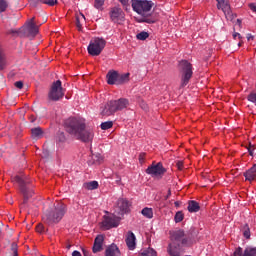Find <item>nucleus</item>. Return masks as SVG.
Masks as SVG:
<instances>
[{"label": "nucleus", "mask_w": 256, "mask_h": 256, "mask_svg": "<svg viewBox=\"0 0 256 256\" xmlns=\"http://www.w3.org/2000/svg\"><path fill=\"white\" fill-rule=\"evenodd\" d=\"M66 131L82 143H91L95 137V132L91 128L87 129L83 118H70L66 122Z\"/></svg>", "instance_id": "f257e3e1"}, {"label": "nucleus", "mask_w": 256, "mask_h": 256, "mask_svg": "<svg viewBox=\"0 0 256 256\" xmlns=\"http://www.w3.org/2000/svg\"><path fill=\"white\" fill-rule=\"evenodd\" d=\"M131 5L133 11L140 15V18L137 19L138 23H157V15L151 13V9H153V1L131 0Z\"/></svg>", "instance_id": "f03ea898"}, {"label": "nucleus", "mask_w": 256, "mask_h": 256, "mask_svg": "<svg viewBox=\"0 0 256 256\" xmlns=\"http://www.w3.org/2000/svg\"><path fill=\"white\" fill-rule=\"evenodd\" d=\"M65 215V205L63 202H58L53 209H48L44 212V215L42 217V221L45 225H48L49 227L53 225H57L61 219H63Z\"/></svg>", "instance_id": "7ed1b4c3"}, {"label": "nucleus", "mask_w": 256, "mask_h": 256, "mask_svg": "<svg viewBox=\"0 0 256 256\" xmlns=\"http://www.w3.org/2000/svg\"><path fill=\"white\" fill-rule=\"evenodd\" d=\"M129 107V100L126 98H120L118 100H111L107 102L104 109L102 110V115L109 117L117 111H123V109H127Z\"/></svg>", "instance_id": "20e7f679"}, {"label": "nucleus", "mask_w": 256, "mask_h": 256, "mask_svg": "<svg viewBox=\"0 0 256 256\" xmlns=\"http://www.w3.org/2000/svg\"><path fill=\"white\" fill-rule=\"evenodd\" d=\"M14 181L18 183L20 192L22 193L24 199H23V205H27V202L31 197H33V190L31 187H29V184L31 181H29V178L25 175L22 176H15Z\"/></svg>", "instance_id": "39448f33"}, {"label": "nucleus", "mask_w": 256, "mask_h": 256, "mask_svg": "<svg viewBox=\"0 0 256 256\" xmlns=\"http://www.w3.org/2000/svg\"><path fill=\"white\" fill-rule=\"evenodd\" d=\"M179 69L181 73V87H187L191 77H193V65L187 60H182L179 63Z\"/></svg>", "instance_id": "423d86ee"}, {"label": "nucleus", "mask_w": 256, "mask_h": 256, "mask_svg": "<svg viewBox=\"0 0 256 256\" xmlns=\"http://www.w3.org/2000/svg\"><path fill=\"white\" fill-rule=\"evenodd\" d=\"M106 45L107 41H105V39L99 37L93 38L88 45L89 55H92V57H98V55H101Z\"/></svg>", "instance_id": "0eeeda50"}, {"label": "nucleus", "mask_w": 256, "mask_h": 256, "mask_svg": "<svg viewBox=\"0 0 256 256\" xmlns=\"http://www.w3.org/2000/svg\"><path fill=\"white\" fill-rule=\"evenodd\" d=\"M119 223H121V218L115 214L107 213L103 216L100 227L103 231H109V229L119 227Z\"/></svg>", "instance_id": "6e6552de"}, {"label": "nucleus", "mask_w": 256, "mask_h": 256, "mask_svg": "<svg viewBox=\"0 0 256 256\" xmlns=\"http://www.w3.org/2000/svg\"><path fill=\"white\" fill-rule=\"evenodd\" d=\"M63 85L61 80L52 83L48 92L49 101H61L63 99Z\"/></svg>", "instance_id": "1a4fd4ad"}, {"label": "nucleus", "mask_w": 256, "mask_h": 256, "mask_svg": "<svg viewBox=\"0 0 256 256\" xmlns=\"http://www.w3.org/2000/svg\"><path fill=\"white\" fill-rule=\"evenodd\" d=\"M170 241L174 245L185 246L189 243V237L185 235V231L182 229L170 231Z\"/></svg>", "instance_id": "9d476101"}, {"label": "nucleus", "mask_w": 256, "mask_h": 256, "mask_svg": "<svg viewBox=\"0 0 256 256\" xmlns=\"http://www.w3.org/2000/svg\"><path fill=\"white\" fill-rule=\"evenodd\" d=\"M146 173L147 175H151L154 179H161L165 173H167V170L163 167L161 162L156 164L153 162L152 165L148 166L146 169Z\"/></svg>", "instance_id": "9b49d317"}, {"label": "nucleus", "mask_w": 256, "mask_h": 256, "mask_svg": "<svg viewBox=\"0 0 256 256\" xmlns=\"http://www.w3.org/2000/svg\"><path fill=\"white\" fill-rule=\"evenodd\" d=\"M110 19L113 23L121 25V23L125 21V12H123V9L119 7H113L110 9Z\"/></svg>", "instance_id": "f8f14e48"}, {"label": "nucleus", "mask_w": 256, "mask_h": 256, "mask_svg": "<svg viewBox=\"0 0 256 256\" xmlns=\"http://www.w3.org/2000/svg\"><path fill=\"white\" fill-rule=\"evenodd\" d=\"M217 1V9H221L223 11L226 19H233V12L231 11V6L227 0H216Z\"/></svg>", "instance_id": "ddd939ff"}, {"label": "nucleus", "mask_w": 256, "mask_h": 256, "mask_svg": "<svg viewBox=\"0 0 256 256\" xmlns=\"http://www.w3.org/2000/svg\"><path fill=\"white\" fill-rule=\"evenodd\" d=\"M115 213L116 215H125V213H129V201L124 198L118 199Z\"/></svg>", "instance_id": "4468645a"}, {"label": "nucleus", "mask_w": 256, "mask_h": 256, "mask_svg": "<svg viewBox=\"0 0 256 256\" xmlns=\"http://www.w3.org/2000/svg\"><path fill=\"white\" fill-rule=\"evenodd\" d=\"M25 33H27V37H35L39 33V27L35 25V18L30 20L28 26L25 28Z\"/></svg>", "instance_id": "2eb2a0df"}, {"label": "nucleus", "mask_w": 256, "mask_h": 256, "mask_svg": "<svg viewBox=\"0 0 256 256\" xmlns=\"http://www.w3.org/2000/svg\"><path fill=\"white\" fill-rule=\"evenodd\" d=\"M126 245L130 251H134L135 247L137 246V238L132 231H129L126 235Z\"/></svg>", "instance_id": "dca6fc26"}, {"label": "nucleus", "mask_w": 256, "mask_h": 256, "mask_svg": "<svg viewBox=\"0 0 256 256\" xmlns=\"http://www.w3.org/2000/svg\"><path fill=\"white\" fill-rule=\"evenodd\" d=\"M103 241H105V237L103 235H98L94 240L93 253H99V251L103 250Z\"/></svg>", "instance_id": "f3484780"}, {"label": "nucleus", "mask_w": 256, "mask_h": 256, "mask_svg": "<svg viewBox=\"0 0 256 256\" xmlns=\"http://www.w3.org/2000/svg\"><path fill=\"white\" fill-rule=\"evenodd\" d=\"M31 137L34 141H39L45 137V132L42 127H35L31 129Z\"/></svg>", "instance_id": "a211bd4d"}, {"label": "nucleus", "mask_w": 256, "mask_h": 256, "mask_svg": "<svg viewBox=\"0 0 256 256\" xmlns=\"http://www.w3.org/2000/svg\"><path fill=\"white\" fill-rule=\"evenodd\" d=\"M168 254L170 256H180L181 255V245L169 243L167 248Z\"/></svg>", "instance_id": "6ab92c4d"}, {"label": "nucleus", "mask_w": 256, "mask_h": 256, "mask_svg": "<svg viewBox=\"0 0 256 256\" xmlns=\"http://www.w3.org/2000/svg\"><path fill=\"white\" fill-rule=\"evenodd\" d=\"M108 85H118L119 73L117 71H110L107 74Z\"/></svg>", "instance_id": "aec40b11"}, {"label": "nucleus", "mask_w": 256, "mask_h": 256, "mask_svg": "<svg viewBox=\"0 0 256 256\" xmlns=\"http://www.w3.org/2000/svg\"><path fill=\"white\" fill-rule=\"evenodd\" d=\"M105 256H121V251L117 245L112 244L106 249Z\"/></svg>", "instance_id": "412c9836"}, {"label": "nucleus", "mask_w": 256, "mask_h": 256, "mask_svg": "<svg viewBox=\"0 0 256 256\" xmlns=\"http://www.w3.org/2000/svg\"><path fill=\"white\" fill-rule=\"evenodd\" d=\"M246 181H256V164L244 173Z\"/></svg>", "instance_id": "4be33fe9"}, {"label": "nucleus", "mask_w": 256, "mask_h": 256, "mask_svg": "<svg viewBox=\"0 0 256 256\" xmlns=\"http://www.w3.org/2000/svg\"><path fill=\"white\" fill-rule=\"evenodd\" d=\"M55 143L58 149H65V134H63V132L57 133Z\"/></svg>", "instance_id": "5701e85b"}, {"label": "nucleus", "mask_w": 256, "mask_h": 256, "mask_svg": "<svg viewBox=\"0 0 256 256\" xmlns=\"http://www.w3.org/2000/svg\"><path fill=\"white\" fill-rule=\"evenodd\" d=\"M33 7H37V3H43L44 5H49V7H54L57 5V0H30Z\"/></svg>", "instance_id": "b1692460"}, {"label": "nucleus", "mask_w": 256, "mask_h": 256, "mask_svg": "<svg viewBox=\"0 0 256 256\" xmlns=\"http://www.w3.org/2000/svg\"><path fill=\"white\" fill-rule=\"evenodd\" d=\"M201 209V206H199V202L195 200H191L188 202V211L189 213H197Z\"/></svg>", "instance_id": "393cba45"}, {"label": "nucleus", "mask_w": 256, "mask_h": 256, "mask_svg": "<svg viewBox=\"0 0 256 256\" xmlns=\"http://www.w3.org/2000/svg\"><path fill=\"white\" fill-rule=\"evenodd\" d=\"M99 188V182L97 181H90L83 184V189H86V191H94V189Z\"/></svg>", "instance_id": "a878e982"}, {"label": "nucleus", "mask_w": 256, "mask_h": 256, "mask_svg": "<svg viewBox=\"0 0 256 256\" xmlns=\"http://www.w3.org/2000/svg\"><path fill=\"white\" fill-rule=\"evenodd\" d=\"M141 213L146 219H153V208L145 207L142 209Z\"/></svg>", "instance_id": "bb28decb"}, {"label": "nucleus", "mask_w": 256, "mask_h": 256, "mask_svg": "<svg viewBox=\"0 0 256 256\" xmlns=\"http://www.w3.org/2000/svg\"><path fill=\"white\" fill-rule=\"evenodd\" d=\"M82 21H85V15L81 14L80 16L76 17V27L78 31L83 30V25L81 24Z\"/></svg>", "instance_id": "cd10ccee"}, {"label": "nucleus", "mask_w": 256, "mask_h": 256, "mask_svg": "<svg viewBox=\"0 0 256 256\" xmlns=\"http://www.w3.org/2000/svg\"><path fill=\"white\" fill-rule=\"evenodd\" d=\"M127 81H129V73L118 74V85H123V83H127Z\"/></svg>", "instance_id": "c85d7f7f"}, {"label": "nucleus", "mask_w": 256, "mask_h": 256, "mask_svg": "<svg viewBox=\"0 0 256 256\" xmlns=\"http://www.w3.org/2000/svg\"><path fill=\"white\" fill-rule=\"evenodd\" d=\"M139 256H157V252L152 249V248H148L146 250H143Z\"/></svg>", "instance_id": "c756f323"}, {"label": "nucleus", "mask_w": 256, "mask_h": 256, "mask_svg": "<svg viewBox=\"0 0 256 256\" xmlns=\"http://www.w3.org/2000/svg\"><path fill=\"white\" fill-rule=\"evenodd\" d=\"M243 256H256V248L247 247V248L244 250Z\"/></svg>", "instance_id": "7c9ffc66"}, {"label": "nucleus", "mask_w": 256, "mask_h": 256, "mask_svg": "<svg viewBox=\"0 0 256 256\" xmlns=\"http://www.w3.org/2000/svg\"><path fill=\"white\" fill-rule=\"evenodd\" d=\"M100 127L102 131H107V129H111L113 127V121L102 122Z\"/></svg>", "instance_id": "2f4dec72"}, {"label": "nucleus", "mask_w": 256, "mask_h": 256, "mask_svg": "<svg viewBox=\"0 0 256 256\" xmlns=\"http://www.w3.org/2000/svg\"><path fill=\"white\" fill-rule=\"evenodd\" d=\"M103 5H105V0H94V7L99 11H103Z\"/></svg>", "instance_id": "473e14b6"}, {"label": "nucleus", "mask_w": 256, "mask_h": 256, "mask_svg": "<svg viewBox=\"0 0 256 256\" xmlns=\"http://www.w3.org/2000/svg\"><path fill=\"white\" fill-rule=\"evenodd\" d=\"M183 219H185V215L181 211H178L174 216L175 223H181Z\"/></svg>", "instance_id": "72a5a7b5"}, {"label": "nucleus", "mask_w": 256, "mask_h": 256, "mask_svg": "<svg viewBox=\"0 0 256 256\" xmlns=\"http://www.w3.org/2000/svg\"><path fill=\"white\" fill-rule=\"evenodd\" d=\"M139 41H145V39H149V33L142 31L136 35Z\"/></svg>", "instance_id": "f704fd0d"}, {"label": "nucleus", "mask_w": 256, "mask_h": 256, "mask_svg": "<svg viewBox=\"0 0 256 256\" xmlns=\"http://www.w3.org/2000/svg\"><path fill=\"white\" fill-rule=\"evenodd\" d=\"M243 236L245 237V239L251 238V230L249 229V225L247 224L244 226Z\"/></svg>", "instance_id": "c9c22d12"}, {"label": "nucleus", "mask_w": 256, "mask_h": 256, "mask_svg": "<svg viewBox=\"0 0 256 256\" xmlns=\"http://www.w3.org/2000/svg\"><path fill=\"white\" fill-rule=\"evenodd\" d=\"M7 1L5 0H0V13H5V11H7Z\"/></svg>", "instance_id": "e433bc0d"}, {"label": "nucleus", "mask_w": 256, "mask_h": 256, "mask_svg": "<svg viewBox=\"0 0 256 256\" xmlns=\"http://www.w3.org/2000/svg\"><path fill=\"white\" fill-rule=\"evenodd\" d=\"M37 233H45L47 231V228L43 224H38L36 226Z\"/></svg>", "instance_id": "4c0bfd02"}, {"label": "nucleus", "mask_w": 256, "mask_h": 256, "mask_svg": "<svg viewBox=\"0 0 256 256\" xmlns=\"http://www.w3.org/2000/svg\"><path fill=\"white\" fill-rule=\"evenodd\" d=\"M244 252H243V248L238 247L235 249L234 253L231 256H243Z\"/></svg>", "instance_id": "58836bf2"}, {"label": "nucleus", "mask_w": 256, "mask_h": 256, "mask_svg": "<svg viewBox=\"0 0 256 256\" xmlns=\"http://www.w3.org/2000/svg\"><path fill=\"white\" fill-rule=\"evenodd\" d=\"M11 251L13 253V256H19V253L17 252V243L13 242L11 244Z\"/></svg>", "instance_id": "ea45409f"}, {"label": "nucleus", "mask_w": 256, "mask_h": 256, "mask_svg": "<svg viewBox=\"0 0 256 256\" xmlns=\"http://www.w3.org/2000/svg\"><path fill=\"white\" fill-rule=\"evenodd\" d=\"M20 31L15 29H10L7 31V35H19Z\"/></svg>", "instance_id": "a19ab883"}, {"label": "nucleus", "mask_w": 256, "mask_h": 256, "mask_svg": "<svg viewBox=\"0 0 256 256\" xmlns=\"http://www.w3.org/2000/svg\"><path fill=\"white\" fill-rule=\"evenodd\" d=\"M145 153H140L139 154V163H141V165H143V163H145Z\"/></svg>", "instance_id": "79ce46f5"}, {"label": "nucleus", "mask_w": 256, "mask_h": 256, "mask_svg": "<svg viewBox=\"0 0 256 256\" xmlns=\"http://www.w3.org/2000/svg\"><path fill=\"white\" fill-rule=\"evenodd\" d=\"M14 85L17 89H21L23 87V81H17L14 83Z\"/></svg>", "instance_id": "37998d69"}, {"label": "nucleus", "mask_w": 256, "mask_h": 256, "mask_svg": "<svg viewBox=\"0 0 256 256\" xmlns=\"http://www.w3.org/2000/svg\"><path fill=\"white\" fill-rule=\"evenodd\" d=\"M176 167H177V169H179V171H183V162L182 161H178L176 163Z\"/></svg>", "instance_id": "c03bdc74"}, {"label": "nucleus", "mask_w": 256, "mask_h": 256, "mask_svg": "<svg viewBox=\"0 0 256 256\" xmlns=\"http://www.w3.org/2000/svg\"><path fill=\"white\" fill-rule=\"evenodd\" d=\"M121 5H123V7H127V5H129V0H119Z\"/></svg>", "instance_id": "a18cd8bd"}, {"label": "nucleus", "mask_w": 256, "mask_h": 256, "mask_svg": "<svg viewBox=\"0 0 256 256\" xmlns=\"http://www.w3.org/2000/svg\"><path fill=\"white\" fill-rule=\"evenodd\" d=\"M253 151H255V148H253V146H250L248 148V153H249V155H251V157H253Z\"/></svg>", "instance_id": "49530a36"}, {"label": "nucleus", "mask_w": 256, "mask_h": 256, "mask_svg": "<svg viewBox=\"0 0 256 256\" xmlns=\"http://www.w3.org/2000/svg\"><path fill=\"white\" fill-rule=\"evenodd\" d=\"M251 11H254V13H256V4L255 3H252L249 5Z\"/></svg>", "instance_id": "de8ad7c7"}, {"label": "nucleus", "mask_w": 256, "mask_h": 256, "mask_svg": "<svg viewBox=\"0 0 256 256\" xmlns=\"http://www.w3.org/2000/svg\"><path fill=\"white\" fill-rule=\"evenodd\" d=\"M237 37H238V39H243V37H241V34L235 32V33L233 34V39H237Z\"/></svg>", "instance_id": "09e8293b"}, {"label": "nucleus", "mask_w": 256, "mask_h": 256, "mask_svg": "<svg viewBox=\"0 0 256 256\" xmlns=\"http://www.w3.org/2000/svg\"><path fill=\"white\" fill-rule=\"evenodd\" d=\"M29 121H30V123H35V121H37V118L35 116L31 115L29 117Z\"/></svg>", "instance_id": "8fccbe9b"}, {"label": "nucleus", "mask_w": 256, "mask_h": 256, "mask_svg": "<svg viewBox=\"0 0 256 256\" xmlns=\"http://www.w3.org/2000/svg\"><path fill=\"white\" fill-rule=\"evenodd\" d=\"M253 39H255V37L253 35H251V34L247 35V40L248 41H253Z\"/></svg>", "instance_id": "3c124183"}, {"label": "nucleus", "mask_w": 256, "mask_h": 256, "mask_svg": "<svg viewBox=\"0 0 256 256\" xmlns=\"http://www.w3.org/2000/svg\"><path fill=\"white\" fill-rule=\"evenodd\" d=\"M72 256H82V255H81V252L75 250V251L72 253Z\"/></svg>", "instance_id": "603ef678"}, {"label": "nucleus", "mask_w": 256, "mask_h": 256, "mask_svg": "<svg viewBox=\"0 0 256 256\" xmlns=\"http://www.w3.org/2000/svg\"><path fill=\"white\" fill-rule=\"evenodd\" d=\"M116 177H117V180H116L117 185H121V177H119V175H116Z\"/></svg>", "instance_id": "864d4df0"}, {"label": "nucleus", "mask_w": 256, "mask_h": 256, "mask_svg": "<svg viewBox=\"0 0 256 256\" xmlns=\"http://www.w3.org/2000/svg\"><path fill=\"white\" fill-rule=\"evenodd\" d=\"M171 197V189L168 190V194L166 195L165 199H169Z\"/></svg>", "instance_id": "5fc2aeb1"}, {"label": "nucleus", "mask_w": 256, "mask_h": 256, "mask_svg": "<svg viewBox=\"0 0 256 256\" xmlns=\"http://www.w3.org/2000/svg\"><path fill=\"white\" fill-rule=\"evenodd\" d=\"M83 254H84V256H93V255H91V253H89V252H87L85 250H83Z\"/></svg>", "instance_id": "6e6d98bb"}, {"label": "nucleus", "mask_w": 256, "mask_h": 256, "mask_svg": "<svg viewBox=\"0 0 256 256\" xmlns=\"http://www.w3.org/2000/svg\"><path fill=\"white\" fill-rule=\"evenodd\" d=\"M174 205H175V207H179L181 205V202L180 201H176V202H174Z\"/></svg>", "instance_id": "4d7b16f0"}, {"label": "nucleus", "mask_w": 256, "mask_h": 256, "mask_svg": "<svg viewBox=\"0 0 256 256\" xmlns=\"http://www.w3.org/2000/svg\"><path fill=\"white\" fill-rule=\"evenodd\" d=\"M98 161H99V163H101V161H103V157L99 156Z\"/></svg>", "instance_id": "13d9d810"}, {"label": "nucleus", "mask_w": 256, "mask_h": 256, "mask_svg": "<svg viewBox=\"0 0 256 256\" xmlns=\"http://www.w3.org/2000/svg\"><path fill=\"white\" fill-rule=\"evenodd\" d=\"M241 45H243V41H240V42L238 43V47H241Z\"/></svg>", "instance_id": "bf43d9fd"}, {"label": "nucleus", "mask_w": 256, "mask_h": 256, "mask_svg": "<svg viewBox=\"0 0 256 256\" xmlns=\"http://www.w3.org/2000/svg\"><path fill=\"white\" fill-rule=\"evenodd\" d=\"M237 22H238L239 25H241V20L238 19Z\"/></svg>", "instance_id": "052dcab7"}, {"label": "nucleus", "mask_w": 256, "mask_h": 256, "mask_svg": "<svg viewBox=\"0 0 256 256\" xmlns=\"http://www.w3.org/2000/svg\"><path fill=\"white\" fill-rule=\"evenodd\" d=\"M142 108L147 109V107H145V106H144V107H142Z\"/></svg>", "instance_id": "680f3d73"}]
</instances>
